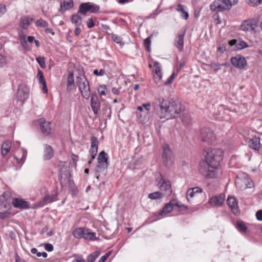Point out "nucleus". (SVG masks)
<instances>
[{
  "label": "nucleus",
  "mask_w": 262,
  "mask_h": 262,
  "mask_svg": "<svg viewBox=\"0 0 262 262\" xmlns=\"http://www.w3.org/2000/svg\"><path fill=\"white\" fill-rule=\"evenodd\" d=\"M35 24L36 26L42 28H47L49 25L48 22L42 19L37 20L35 22Z\"/></svg>",
  "instance_id": "obj_40"
},
{
  "label": "nucleus",
  "mask_w": 262,
  "mask_h": 262,
  "mask_svg": "<svg viewBox=\"0 0 262 262\" xmlns=\"http://www.w3.org/2000/svg\"><path fill=\"white\" fill-rule=\"evenodd\" d=\"M106 86L105 85H101L98 88V92L101 96L105 95Z\"/></svg>",
  "instance_id": "obj_47"
},
{
  "label": "nucleus",
  "mask_w": 262,
  "mask_h": 262,
  "mask_svg": "<svg viewBox=\"0 0 262 262\" xmlns=\"http://www.w3.org/2000/svg\"><path fill=\"white\" fill-rule=\"evenodd\" d=\"M249 146L250 148L256 151L259 150L260 148V139L258 137H253L249 141Z\"/></svg>",
  "instance_id": "obj_24"
},
{
  "label": "nucleus",
  "mask_w": 262,
  "mask_h": 262,
  "mask_svg": "<svg viewBox=\"0 0 262 262\" xmlns=\"http://www.w3.org/2000/svg\"><path fill=\"white\" fill-rule=\"evenodd\" d=\"M36 60L41 68H46L45 58L39 56L36 58Z\"/></svg>",
  "instance_id": "obj_46"
},
{
  "label": "nucleus",
  "mask_w": 262,
  "mask_h": 262,
  "mask_svg": "<svg viewBox=\"0 0 262 262\" xmlns=\"http://www.w3.org/2000/svg\"><path fill=\"white\" fill-rule=\"evenodd\" d=\"M77 84L79 90L89 86V83L84 76H78L77 77Z\"/></svg>",
  "instance_id": "obj_23"
},
{
  "label": "nucleus",
  "mask_w": 262,
  "mask_h": 262,
  "mask_svg": "<svg viewBox=\"0 0 262 262\" xmlns=\"http://www.w3.org/2000/svg\"><path fill=\"white\" fill-rule=\"evenodd\" d=\"M54 156V150L51 146L49 145H45V150L43 151V158L45 160L51 159Z\"/></svg>",
  "instance_id": "obj_21"
},
{
  "label": "nucleus",
  "mask_w": 262,
  "mask_h": 262,
  "mask_svg": "<svg viewBox=\"0 0 262 262\" xmlns=\"http://www.w3.org/2000/svg\"><path fill=\"white\" fill-rule=\"evenodd\" d=\"M6 63V58L2 54H0V67H3Z\"/></svg>",
  "instance_id": "obj_61"
},
{
  "label": "nucleus",
  "mask_w": 262,
  "mask_h": 262,
  "mask_svg": "<svg viewBox=\"0 0 262 262\" xmlns=\"http://www.w3.org/2000/svg\"><path fill=\"white\" fill-rule=\"evenodd\" d=\"M83 238L90 241H95L96 239V233L91 232L89 229L85 228Z\"/></svg>",
  "instance_id": "obj_31"
},
{
  "label": "nucleus",
  "mask_w": 262,
  "mask_h": 262,
  "mask_svg": "<svg viewBox=\"0 0 262 262\" xmlns=\"http://www.w3.org/2000/svg\"><path fill=\"white\" fill-rule=\"evenodd\" d=\"M142 106L144 110V112L145 113V115H148L149 112L150 110V106H151L150 103H143L142 104Z\"/></svg>",
  "instance_id": "obj_49"
},
{
  "label": "nucleus",
  "mask_w": 262,
  "mask_h": 262,
  "mask_svg": "<svg viewBox=\"0 0 262 262\" xmlns=\"http://www.w3.org/2000/svg\"><path fill=\"white\" fill-rule=\"evenodd\" d=\"M14 207L20 209H26L29 207V203L23 199L15 198L13 199L12 203Z\"/></svg>",
  "instance_id": "obj_19"
},
{
  "label": "nucleus",
  "mask_w": 262,
  "mask_h": 262,
  "mask_svg": "<svg viewBox=\"0 0 262 262\" xmlns=\"http://www.w3.org/2000/svg\"><path fill=\"white\" fill-rule=\"evenodd\" d=\"M71 21L77 26H79L82 24V18L78 14H74L71 17Z\"/></svg>",
  "instance_id": "obj_35"
},
{
  "label": "nucleus",
  "mask_w": 262,
  "mask_h": 262,
  "mask_svg": "<svg viewBox=\"0 0 262 262\" xmlns=\"http://www.w3.org/2000/svg\"><path fill=\"white\" fill-rule=\"evenodd\" d=\"M100 252L99 251H96L91 254H90L87 258V260L88 262H94L96 259L100 255Z\"/></svg>",
  "instance_id": "obj_37"
},
{
  "label": "nucleus",
  "mask_w": 262,
  "mask_h": 262,
  "mask_svg": "<svg viewBox=\"0 0 262 262\" xmlns=\"http://www.w3.org/2000/svg\"><path fill=\"white\" fill-rule=\"evenodd\" d=\"M153 72L154 74V80L156 83H158L162 78V75L160 64L158 62H155L153 66Z\"/></svg>",
  "instance_id": "obj_18"
},
{
  "label": "nucleus",
  "mask_w": 262,
  "mask_h": 262,
  "mask_svg": "<svg viewBox=\"0 0 262 262\" xmlns=\"http://www.w3.org/2000/svg\"><path fill=\"white\" fill-rule=\"evenodd\" d=\"M91 145L90 153L92 157V160H93L97 153L98 140L96 137L92 136L91 138Z\"/></svg>",
  "instance_id": "obj_16"
},
{
  "label": "nucleus",
  "mask_w": 262,
  "mask_h": 262,
  "mask_svg": "<svg viewBox=\"0 0 262 262\" xmlns=\"http://www.w3.org/2000/svg\"><path fill=\"white\" fill-rule=\"evenodd\" d=\"M13 199L11 193L9 192H5L0 197V206L5 209L10 208L12 203Z\"/></svg>",
  "instance_id": "obj_10"
},
{
  "label": "nucleus",
  "mask_w": 262,
  "mask_h": 262,
  "mask_svg": "<svg viewBox=\"0 0 262 262\" xmlns=\"http://www.w3.org/2000/svg\"><path fill=\"white\" fill-rule=\"evenodd\" d=\"M19 40L21 45L26 51H29L30 50V47L28 45L27 41L26 40L24 36H21Z\"/></svg>",
  "instance_id": "obj_41"
},
{
  "label": "nucleus",
  "mask_w": 262,
  "mask_h": 262,
  "mask_svg": "<svg viewBox=\"0 0 262 262\" xmlns=\"http://www.w3.org/2000/svg\"><path fill=\"white\" fill-rule=\"evenodd\" d=\"M40 128L42 134L49 135L51 133L50 122L46 121L43 118L39 120Z\"/></svg>",
  "instance_id": "obj_17"
},
{
  "label": "nucleus",
  "mask_w": 262,
  "mask_h": 262,
  "mask_svg": "<svg viewBox=\"0 0 262 262\" xmlns=\"http://www.w3.org/2000/svg\"><path fill=\"white\" fill-rule=\"evenodd\" d=\"M29 89L25 84H20L18 88L17 98L22 102H25L29 97Z\"/></svg>",
  "instance_id": "obj_9"
},
{
  "label": "nucleus",
  "mask_w": 262,
  "mask_h": 262,
  "mask_svg": "<svg viewBox=\"0 0 262 262\" xmlns=\"http://www.w3.org/2000/svg\"><path fill=\"white\" fill-rule=\"evenodd\" d=\"M173 204L171 203H167L164 206L162 210L156 213L157 215L164 216L173 210Z\"/></svg>",
  "instance_id": "obj_25"
},
{
  "label": "nucleus",
  "mask_w": 262,
  "mask_h": 262,
  "mask_svg": "<svg viewBox=\"0 0 262 262\" xmlns=\"http://www.w3.org/2000/svg\"><path fill=\"white\" fill-rule=\"evenodd\" d=\"M236 47L237 49H242L246 48V42L244 41H238L237 42Z\"/></svg>",
  "instance_id": "obj_54"
},
{
  "label": "nucleus",
  "mask_w": 262,
  "mask_h": 262,
  "mask_svg": "<svg viewBox=\"0 0 262 262\" xmlns=\"http://www.w3.org/2000/svg\"><path fill=\"white\" fill-rule=\"evenodd\" d=\"M210 10L212 11H222L221 10V0H216L212 2L210 6Z\"/></svg>",
  "instance_id": "obj_34"
},
{
  "label": "nucleus",
  "mask_w": 262,
  "mask_h": 262,
  "mask_svg": "<svg viewBox=\"0 0 262 262\" xmlns=\"http://www.w3.org/2000/svg\"><path fill=\"white\" fill-rule=\"evenodd\" d=\"M211 68H212L215 71L221 69L220 64L219 63H212L211 64Z\"/></svg>",
  "instance_id": "obj_64"
},
{
  "label": "nucleus",
  "mask_w": 262,
  "mask_h": 262,
  "mask_svg": "<svg viewBox=\"0 0 262 262\" xmlns=\"http://www.w3.org/2000/svg\"><path fill=\"white\" fill-rule=\"evenodd\" d=\"M256 217L257 220L262 221V210H259L256 212Z\"/></svg>",
  "instance_id": "obj_59"
},
{
  "label": "nucleus",
  "mask_w": 262,
  "mask_h": 262,
  "mask_svg": "<svg viewBox=\"0 0 262 262\" xmlns=\"http://www.w3.org/2000/svg\"><path fill=\"white\" fill-rule=\"evenodd\" d=\"M93 74L97 76H103L105 74V71L103 69H101L99 71L98 70H95Z\"/></svg>",
  "instance_id": "obj_56"
},
{
  "label": "nucleus",
  "mask_w": 262,
  "mask_h": 262,
  "mask_svg": "<svg viewBox=\"0 0 262 262\" xmlns=\"http://www.w3.org/2000/svg\"><path fill=\"white\" fill-rule=\"evenodd\" d=\"M74 6L73 1L71 0L69 2L64 1L60 4V12L64 13L66 11L72 8Z\"/></svg>",
  "instance_id": "obj_28"
},
{
  "label": "nucleus",
  "mask_w": 262,
  "mask_h": 262,
  "mask_svg": "<svg viewBox=\"0 0 262 262\" xmlns=\"http://www.w3.org/2000/svg\"><path fill=\"white\" fill-rule=\"evenodd\" d=\"M100 10L99 5L91 2L81 3L79 8L78 13L85 15L88 12L95 13Z\"/></svg>",
  "instance_id": "obj_5"
},
{
  "label": "nucleus",
  "mask_w": 262,
  "mask_h": 262,
  "mask_svg": "<svg viewBox=\"0 0 262 262\" xmlns=\"http://www.w3.org/2000/svg\"><path fill=\"white\" fill-rule=\"evenodd\" d=\"M234 0H221L222 10H229L231 9Z\"/></svg>",
  "instance_id": "obj_29"
},
{
  "label": "nucleus",
  "mask_w": 262,
  "mask_h": 262,
  "mask_svg": "<svg viewBox=\"0 0 262 262\" xmlns=\"http://www.w3.org/2000/svg\"><path fill=\"white\" fill-rule=\"evenodd\" d=\"M185 34V31L180 30L177 33L174 40V45L180 52H182L183 50Z\"/></svg>",
  "instance_id": "obj_12"
},
{
  "label": "nucleus",
  "mask_w": 262,
  "mask_h": 262,
  "mask_svg": "<svg viewBox=\"0 0 262 262\" xmlns=\"http://www.w3.org/2000/svg\"><path fill=\"white\" fill-rule=\"evenodd\" d=\"M156 181L158 182L157 186L161 190V193L164 196H169L172 193V188L170 182L164 178L161 173H159L156 177Z\"/></svg>",
  "instance_id": "obj_3"
},
{
  "label": "nucleus",
  "mask_w": 262,
  "mask_h": 262,
  "mask_svg": "<svg viewBox=\"0 0 262 262\" xmlns=\"http://www.w3.org/2000/svg\"><path fill=\"white\" fill-rule=\"evenodd\" d=\"M9 214L10 213L8 211L0 212V219H4L7 218Z\"/></svg>",
  "instance_id": "obj_58"
},
{
  "label": "nucleus",
  "mask_w": 262,
  "mask_h": 262,
  "mask_svg": "<svg viewBox=\"0 0 262 262\" xmlns=\"http://www.w3.org/2000/svg\"><path fill=\"white\" fill-rule=\"evenodd\" d=\"M56 196L57 195L55 193L46 194L43 199L42 205L43 206L44 204H48L55 201Z\"/></svg>",
  "instance_id": "obj_33"
},
{
  "label": "nucleus",
  "mask_w": 262,
  "mask_h": 262,
  "mask_svg": "<svg viewBox=\"0 0 262 262\" xmlns=\"http://www.w3.org/2000/svg\"><path fill=\"white\" fill-rule=\"evenodd\" d=\"M200 137L203 142L211 144L216 139L214 132L208 127H204L200 131Z\"/></svg>",
  "instance_id": "obj_6"
},
{
  "label": "nucleus",
  "mask_w": 262,
  "mask_h": 262,
  "mask_svg": "<svg viewBox=\"0 0 262 262\" xmlns=\"http://www.w3.org/2000/svg\"><path fill=\"white\" fill-rule=\"evenodd\" d=\"M11 147V143L9 141H5L2 146L1 151L3 156H6L10 151Z\"/></svg>",
  "instance_id": "obj_30"
},
{
  "label": "nucleus",
  "mask_w": 262,
  "mask_h": 262,
  "mask_svg": "<svg viewBox=\"0 0 262 262\" xmlns=\"http://www.w3.org/2000/svg\"><path fill=\"white\" fill-rule=\"evenodd\" d=\"M225 199V195L224 193H221L210 198L208 203L213 207H220L223 205Z\"/></svg>",
  "instance_id": "obj_11"
},
{
  "label": "nucleus",
  "mask_w": 262,
  "mask_h": 262,
  "mask_svg": "<svg viewBox=\"0 0 262 262\" xmlns=\"http://www.w3.org/2000/svg\"><path fill=\"white\" fill-rule=\"evenodd\" d=\"M37 78L38 79L39 83L43 86V92L45 94L47 93L48 92V89L46 85V80L44 78L43 73L40 70H39L38 72Z\"/></svg>",
  "instance_id": "obj_26"
},
{
  "label": "nucleus",
  "mask_w": 262,
  "mask_h": 262,
  "mask_svg": "<svg viewBox=\"0 0 262 262\" xmlns=\"http://www.w3.org/2000/svg\"><path fill=\"white\" fill-rule=\"evenodd\" d=\"M34 20V19L32 18H30L28 16H24L20 18V26L24 29H27Z\"/></svg>",
  "instance_id": "obj_22"
},
{
  "label": "nucleus",
  "mask_w": 262,
  "mask_h": 262,
  "mask_svg": "<svg viewBox=\"0 0 262 262\" xmlns=\"http://www.w3.org/2000/svg\"><path fill=\"white\" fill-rule=\"evenodd\" d=\"M176 10L181 13L182 18L187 20L189 17V14L187 11V7L183 5L179 4L176 5Z\"/></svg>",
  "instance_id": "obj_20"
},
{
  "label": "nucleus",
  "mask_w": 262,
  "mask_h": 262,
  "mask_svg": "<svg viewBox=\"0 0 262 262\" xmlns=\"http://www.w3.org/2000/svg\"><path fill=\"white\" fill-rule=\"evenodd\" d=\"M175 75H175V73H172V74H171V75L168 77V78L166 80V81H165V83H165V85H168V84H171V83L172 82V81H173V79H174V77H175Z\"/></svg>",
  "instance_id": "obj_53"
},
{
  "label": "nucleus",
  "mask_w": 262,
  "mask_h": 262,
  "mask_svg": "<svg viewBox=\"0 0 262 262\" xmlns=\"http://www.w3.org/2000/svg\"><path fill=\"white\" fill-rule=\"evenodd\" d=\"M195 194L191 188L189 189L186 193V198L187 200L189 201Z\"/></svg>",
  "instance_id": "obj_52"
},
{
  "label": "nucleus",
  "mask_w": 262,
  "mask_h": 262,
  "mask_svg": "<svg viewBox=\"0 0 262 262\" xmlns=\"http://www.w3.org/2000/svg\"><path fill=\"white\" fill-rule=\"evenodd\" d=\"M27 155V151L25 149H23V155L20 159H18L15 156H14V158L16 159L18 163H24L26 159Z\"/></svg>",
  "instance_id": "obj_42"
},
{
  "label": "nucleus",
  "mask_w": 262,
  "mask_h": 262,
  "mask_svg": "<svg viewBox=\"0 0 262 262\" xmlns=\"http://www.w3.org/2000/svg\"><path fill=\"white\" fill-rule=\"evenodd\" d=\"M80 91L81 92V95L84 98L88 99L90 98L91 96L90 86H87L86 88L80 90Z\"/></svg>",
  "instance_id": "obj_38"
},
{
  "label": "nucleus",
  "mask_w": 262,
  "mask_h": 262,
  "mask_svg": "<svg viewBox=\"0 0 262 262\" xmlns=\"http://www.w3.org/2000/svg\"><path fill=\"white\" fill-rule=\"evenodd\" d=\"M217 167H212L209 163L205 161L200 163L199 171L207 179H211L215 177L216 172L215 169Z\"/></svg>",
  "instance_id": "obj_4"
},
{
  "label": "nucleus",
  "mask_w": 262,
  "mask_h": 262,
  "mask_svg": "<svg viewBox=\"0 0 262 262\" xmlns=\"http://www.w3.org/2000/svg\"><path fill=\"white\" fill-rule=\"evenodd\" d=\"M98 165L97 170L98 172H101L107 168L109 165L108 158L107 154L104 151H101L97 158Z\"/></svg>",
  "instance_id": "obj_8"
},
{
  "label": "nucleus",
  "mask_w": 262,
  "mask_h": 262,
  "mask_svg": "<svg viewBox=\"0 0 262 262\" xmlns=\"http://www.w3.org/2000/svg\"><path fill=\"white\" fill-rule=\"evenodd\" d=\"M162 159L164 164L167 167L171 166L173 163V153L167 144L163 146Z\"/></svg>",
  "instance_id": "obj_7"
},
{
  "label": "nucleus",
  "mask_w": 262,
  "mask_h": 262,
  "mask_svg": "<svg viewBox=\"0 0 262 262\" xmlns=\"http://www.w3.org/2000/svg\"><path fill=\"white\" fill-rule=\"evenodd\" d=\"M181 119L186 125H189L191 123V120L188 114H183Z\"/></svg>",
  "instance_id": "obj_45"
},
{
  "label": "nucleus",
  "mask_w": 262,
  "mask_h": 262,
  "mask_svg": "<svg viewBox=\"0 0 262 262\" xmlns=\"http://www.w3.org/2000/svg\"><path fill=\"white\" fill-rule=\"evenodd\" d=\"M6 9L5 6L0 5V17L6 12Z\"/></svg>",
  "instance_id": "obj_62"
},
{
  "label": "nucleus",
  "mask_w": 262,
  "mask_h": 262,
  "mask_svg": "<svg viewBox=\"0 0 262 262\" xmlns=\"http://www.w3.org/2000/svg\"><path fill=\"white\" fill-rule=\"evenodd\" d=\"M95 25V24L93 21V20L92 18H90L88 20V21L87 22V26L89 28H93Z\"/></svg>",
  "instance_id": "obj_63"
},
{
  "label": "nucleus",
  "mask_w": 262,
  "mask_h": 262,
  "mask_svg": "<svg viewBox=\"0 0 262 262\" xmlns=\"http://www.w3.org/2000/svg\"><path fill=\"white\" fill-rule=\"evenodd\" d=\"M262 3V0H249L248 4L252 7H256Z\"/></svg>",
  "instance_id": "obj_50"
},
{
  "label": "nucleus",
  "mask_w": 262,
  "mask_h": 262,
  "mask_svg": "<svg viewBox=\"0 0 262 262\" xmlns=\"http://www.w3.org/2000/svg\"><path fill=\"white\" fill-rule=\"evenodd\" d=\"M112 38H113V40L117 43L119 44L120 45H123V43L122 40V38L120 37H119L116 35L113 34L112 35Z\"/></svg>",
  "instance_id": "obj_51"
},
{
  "label": "nucleus",
  "mask_w": 262,
  "mask_h": 262,
  "mask_svg": "<svg viewBox=\"0 0 262 262\" xmlns=\"http://www.w3.org/2000/svg\"><path fill=\"white\" fill-rule=\"evenodd\" d=\"M45 249L49 252H51L53 250V246L51 244H46L45 245Z\"/></svg>",
  "instance_id": "obj_57"
},
{
  "label": "nucleus",
  "mask_w": 262,
  "mask_h": 262,
  "mask_svg": "<svg viewBox=\"0 0 262 262\" xmlns=\"http://www.w3.org/2000/svg\"><path fill=\"white\" fill-rule=\"evenodd\" d=\"M227 203L231 212L235 215L239 214V210L238 208L237 202L233 196H228L227 199Z\"/></svg>",
  "instance_id": "obj_13"
},
{
  "label": "nucleus",
  "mask_w": 262,
  "mask_h": 262,
  "mask_svg": "<svg viewBox=\"0 0 262 262\" xmlns=\"http://www.w3.org/2000/svg\"><path fill=\"white\" fill-rule=\"evenodd\" d=\"M205 161L209 163L212 167H217L222 160L223 151L222 149H208L205 151Z\"/></svg>",
  "instance_id": "obj_2"
},
{
  "label": "nucleus",
  "mask_w": 262,
  "mask_h": 262,
  "mask_svg": "<svg viewBox=\"0 0 262 262\" xmlns=\"http://www.w3.org/2000/svg\"><path fill=\"white\" fill-rule=\"evenodd\" d=\"M74 79L73 73H70L68 77V86H72L74 84Z\"/></svg>",
  "instance_id": "obj_48"
},
{
  "label": "nucleus",
  "mask_w": 262,
  "mask_h": 262,
  "mask_svg": "<svg viewBox=\"0 0 262 262\" xmlns=\"http://www.w3.org/2000/svg\"><path fill=\"white\" fill-rule=\"evenodd\" d=\"M152 36V35H151L148 37L146 38L144 41V47L148 51H149L150 50V46L151 44L150 38Z\"/></svg>",
  "instance_id": "obj_43"
},
{
  "label": "nucleus",
  "mask_w": 262,
  "mask_h": 262,
  "mask_svg": "<svg viewBox=\"0 0 262 262\" xmlns=\"http://www.w3.org/2000/svg\"><path fill=\"white\" fill-rule=\"evenodd\" d=\"M164 196L160 191L150 193L148 194V198L151 200L161 199Z\"/></svg>",
  "instance_id": "obj_39"
},
{
  "label": "nucleus",
  "mask_w": 262,
  "mask_h": 262,
  "mask_svg": "<svg viewBox=\"0 0 262 262\" xmlns=\"http://www.w3.org/2000/svg\"><path fill=\"white\" fill-rule=\"evenodd\" d=\"M247 188L252 189V192L254 190V184L252 179L247 177Z\"/></svg>",
  "instance_id": "obj_44"
},
{
  "label": "nucleus",
  "mask_w": 262,
  "mask_h": 262,
  "mask_svg": "<svg viewBox=\"0 0 262 262\" xmlns=\"http://www.w3.org/2000/svg\"><path fill=\"white\" fill-rule=\"evenodd\" d=\"M231 62L232 65L239 69L244 68L246 64V59L240 55L231 58Z\"/></svg>",
  "instance_id": "obj_15"
},
{
  "label": "nucleus",
  "mask_w": 262,
  "mask_h": 262,
  "mask_svg": "<svg viewBox=\"0 0 262 262\" xmlns=\"http://www.w3.org/2000/svg\"><path fill=\"white\" fill-rule=\"evenodd\" d=\"M91 106L95 115H97L100 110V102L96 94H92L91 97Z\"/></svg>",
  "instance_id": "obj_14"
},
{
  "label": "nucleus",
  "mask_w": 262,
  "mask_h": 262,
  "mask_svg": "<svg viewBox=\"0 0 262 262\" xmlns=\"http://www.w3.org/2000/svg\"><path fill=\"white\" fill-rule=\"evenodd\" d=\"M152 105L154 112L160 118H174L183 111L180 103L162 97L156 98Z\"/></svg>",
  "instance_id": "obj_1"
},
{
  "label": "nucleus",
  "mask_w": 262,
  "mask_h": 262,
  "mask_svg": "<svg viewBox=\"0 0 262 262\" xmlns=\"http://www.w3.org/2000/svg\"><path fill=\"white\" fill-rule=\"evenodd\" d=\"M258 20L256 19L247 20V31H255V28L257 27Z\"/></svg>",
  "instance_id": "obj_27"
},
{
  "label": "nucleus",
  "mask_w": 262,
  "mask_h": 262,
  "mask_svg": "<svg viewBox=\"0 0 262 262\" xmlns=\"http://www.w3.org/2000/svg\"><path fill=\"white\" fill-rule=\"evenodd\" d=\"M112 251H110L106 252L103 256H102L99 260V262H104L107 258L111 255Z\"/></svg>",
  "instance_id": "obj_55"
},
{
  "label": "nucleus",
  "mask_w": 262,
  "mask_h": 262,
  "mask_svg": "<svg viewBox=\"0 0 262 262\" xmlns=\"http://www.w3.org/2000/svg\"><path fill=\"white\" fill-rule=\"evenodd\" d=\"M85 228H78L73 231V236L76 238H83Z\"/></svg>",
  "instance_id": "obj_32"
},
{
  "label": "nucleus",
  "mask_w": 262,
  "mask_h": 262,
  "mask_svg": "<svg viewBox=\"0 0 262 262\" xmlns=\"http://www.w3.org/2000/svg\"><path fill=\"white\" fill-rule=\"evenodd\" d=\"M195 194L198 193H201L203 192V189L199 187H195L191 188Z\"/></svg>",
  "instance_id": "obj_60"
},
{
  "label": "nucleus",
  "mask_w": 262,
  "mask_h": 262,
  "mask_svg": "<svg viewBox=\"0 0 262 262\" xmlns=\"http://www.w3.org/2000/svg\"><path fill=\"white\" fill-rule=\"evenodd\" d=\"M236 229L241 233H246V225L245 223L241 220L236 221Z\"/></svg>",
  "instance_id": "obj_36"
}]
</instances>
